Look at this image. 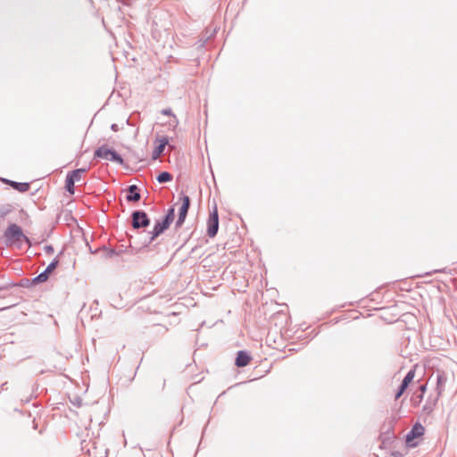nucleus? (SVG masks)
<instances>
[{"mask_svg": "<svg viewBox=\"0 0 457 457\" xmlns=\"http://www.w3.org/2000/svg\"><path fill=\"white\" fill-rule=\"evenodd\" d=\"M111 129L114 132H117L120 129H119V126L115 123L112 124L111 126Z\"/></svg>", "mask_w": 457, "mask_h": 457, "instance_id": "27", "label": "nucleus"}, {"mask_svg": "<svg viewBox=\"0 0 457 457\" xmlns=\"http://www.w3.org/2000/svg\"><path fill=\"white\" fill-rule=\"evenodd\" d=\"M96 252H103L104 256L105 258H112L113 256L120 255V253L117 252L116 249L109 248L106 245L101 246L100 248H98L96 251H94L93 253H95Z\"/></svg>", "mask_w": 457, "mask_h": 457, "instance_id": "15", "label": "nucleus"}, {"mask_svg": "<svg viewBox=\"0 0 457 457\" xmlns=\"http://www.w3.org/2000/svg\"><path fill=\"white\" fill-rule=\"evenodd\" d=\"M5 308H0V311L4 310Z\"/></svg>", "mask_w": 457, "mask_h": 457, "instance_id": "30", "label": "nucleus"}, {"mask_svg": "<svg viewBox=\"0 0 457 457\" xmlns=\"http://www.w3.org/2000/svg\"><path fill=\"white\" fill-rule=\"evenodd\" d=\"M425 428L420 423H415L411 429L407 433L405 436V442L409 447H415L417 446V443L413 442L414 439L421 436L424 435Z\"/></svg>", "mask_w": 457, "mask_h": 457, "instance_id": "6", "label": "nucleus"}, {"mask_svg": "<svg viewBox=\"0 0 457 457\" xmlns=\"http://www.w3.org/2000/svg\"><path fill=\"white\" fill-rule=\"evenodd\" d=\"M13 211V206L11 204L0 205V218H4L6 215Z\"/></svg>", "mask_w": 457, "mask_h": 457, "instance_id": "18", "label": "nucleus"}, {"mask_svg": "<svg viewBox=\"0 0 457 457\" xmlns=\"http://www.w3.org/2000/svg\"><path fill=\"white\" fill-rule=\"evenodd\" d=\"M166 220L172 223L175 218V209L174 207H170L168 209L166 215L163 217Z\"/></svg>", "mask_w": 457, "mask_h": 457, "instance_id": "23", "label": "nucleus"}, {"mask_svg": "<svg viewBox=\"0 0 457 457\" xmlns=\"http://www.w3.org/2000/svg\"><path fill=\"white\" fill-rule=\"evenodd\" d=\"M161 113L165 116H171L173 118V123H170V125L176 127L179 124V120L177 119L176 115L172 112V110L170 108L162 109L161 111Z\"/></svg>", "mask_w": 457, "mask_h": 457, "instance_id": "19", "label": "nucleus"}, {"mask_svg": "<svg viewBox=\"0 0 457 457\" xmlns=\"http://www.w3.org/2000/svg\"><path fill=\"white\" fill-rule=\"evenodd\" d=\"M4 238L6 245H12L15 243L25 240L28 244H30L29 239L26 237L21 227L17 224H11L4 233Z\"/></svg>", "mask_w": 457, "mask_h": 457, "instance_id": "2", "label": "nucleus"}, {"mask_svg": "<svg viewBox=\"0 0 457 457\" xmlns=\"http://www.w3.org/2000/svg\"><path fill=\"white\" fill-rule=\"evenodd\" d=\"M252 360L251 355L245 351H238L237 353L235 365L243 368L249 364Z\"/></svg>", "mask_w": 457, "mask_h": 457, "instance_id": "9", "label": "nucleus"}, {"mask_svg": "<svg viewBox=\"0 0 457 457\" xmlns=\"http://www.w3.org/2000/svg\"><path fill=\"white\" fill-rule=\"evenodd\" d=\"M44 250H45L46 253H47V254H51V253H54V247H53V245H46V246L44 247Z\"/></svg>", "mask_w": 457, "mask_h": 457, "instance_id": "26", "label": "nucleus"}, {"mask_svg": "<svg viewBox=\"0 0 457 457\" xmlns=\"http://www.w3.org/2000/svg\"><path fill=\"white\" fill-rule=\"evenodd\" d=\"M74 180L71 179V178H68L66 176V179H65V189L71 194V195H73L74 192H75V187H74Z\"/></svg>", "mask_w": 457, "mask_h": 457, "instance_id": "20", "label": "nucleus"}, {"mask_svg": "<svg viewBox=\"0 0 457 457\" xmlns=\"http://www.w3.org/2000/svg\"><path fill=\"white\" fill-rule=\"evenodd\" d=\"M3 181L5 183V184H8L10 185L13 189L21 192V193H25L27 191L29 190V184L27 183V182H16V181H13V180H9V179H3Z\"/></svg>", "mask_w": 457, "mask_h": 457, "instance_id": "10", "label": "nucleus"}, {"mask_svg": "<svg viewBox=\"0 0 457 457\" xmlns=\"http://www.w3.org/2000/svg\"><path fill=\"white\" fill-rule=\"evenodd\" d=\"M48 278L49 277L47 276V273L45 271H42L40 274H38L32 279V283L35 285L39 284V283L46 281L48 279Z\"/></svg>", "mask_w": 457, "mask_h": 457, "instance_id": "21", "label": "nucleus"}, {"mask_svg": "<svg viewBox=\"0 0 457 457\" xmlns=\"http://www.w3.org/2000/svg\"><path fill=\"white\" fill-rule=\"evenodd\" d=\"M58 263H59V261L57 258H54L49 264L48 266L46 268V270H44L45 272L47 273V276L49 277V275L55 270V268L58 266Z\"/></svg>", "mask_w": 457, "mask_h": 457, "instance_id": "22", "label": "nucleus"}, {"mask_svg": "<svg viewBox=\"0 0 457 457\" xmlns=\"http://www.w3.org/2000/svg\"><path fill=\"white\" fill-rule=\"evenodd\" d=\"M169 144V139L166 137H162L159 139V145L153 151L152 157L154 160L159 158V156L162 154L164 148Z\"/></svg>", "mask_w": 457, "mask_h": 457, "instance_id": "13", "label": "nucleus"}, {"mask_svg": "<svg viewBox=\"0 0 457 457\" xmlns=\"http://www.w3.org/2000/svg\"><path fill=\"white\" fill-rule=\"evenodd\" d=\"M94 157L105 159L119 164H123L122 157L115 150L108 148L105 145H101L96 149Z\"/></svg>", "mask_w": 457, "mask_h": 457, "instance_id": "3", "label": "nucleus"}, {"mask_svg": "<svg viewBox=\"0 0 457 457\" xmlns=\"http://www.w3.org/2000/svg\"><path fill=\"white\" fill-rule=\"evenodd\" d=\"M117 252H120V254L122 253H133V248L131 245H129V247L125 248V249H120V250H117Z\"/></svg>", "mask_w": 457, "mask_h": 457, "instance_id": "25", "label": "nucleus"}, {"mask_svg": "<svg viewBox=\"0 0 457 457\" xmlns=\"http://www.w3.org/2000/svg\"><path fill=\"white\" fill-rule=\"evenodd\" d=\"M128 193L129 194L126 196L128 202H137L141 198V195L137 185H130L128 187Z\"/></svg>", "mask_w": 457, "mask_h": 457, "instance_id": "12", "label": "nucleus"}, {"mask_svg": "<svg viewBox=\"0 0 457 457\" xmlns=\"http://www.w3.org/2000/svg\"><path fill=\"white\" fill-rule=\"evenodd\" d=\"M87 171L86 168L74 170L67 174L68 178H71L74 182H79L81 179V174Z\"/></svg>", "mask_w": 457, "mask_h": 457, "instance_id": "16", "label": "nucleus"}, {"mask_svg": "<svg viewBox=\"0 0 457 457\" xmlns=\"http://www.w3.org/2000/svg\"><path fill=\"white\" fill-rule=\"evenodd\" d=\"M180 199L182 200V204L179 208V215L187 217L188 210L190 208L191 200L189 196L183 195Z\"/></svg>", "mask_w": 457, "mask_h": 457, "instance_id": "14", "label": "nucleus"}, {"mask_svg": "<svg viewBox=\"0 0 457 457\" xmlns=\"http://www.w3.org/2000/svg\"><path fill=\"white\" fill-rule=\"evenodd\" d=\"M150 225V219L142 210L134 211L131 213V226L134 229L145 228Z\"/></svg>", "mask_w": 457, "mask_h": 457, "instance_id": "4", "label": "nucleus"}, {"mask_svg": "<svg viewBox=\"0 0 457 457\" xmlns=\"http://www.w3.org/2000/svg\"><path fill=\"white\" fill-rule=\"evenodd\" d=\"M447 381V375L444 371L436 372V387L437 395H440L445 390V383Z\"/></svg>", "mask_w": 457, "mask_h": 457, "instance_id": "11", "label": "nucleus"}, {"mask_svg": "<svg viewBox=\"0 0 457 457\" xmlns=\"http://www.w3.org/2000/svg\"><path fill=\"white\" fill-rule=\"evenodd\" d=\"M87 436L81 440V451L87 454L89 457H107L108 450L102 444L99 437H88Z\"/></svg>", "mask_w": 457, "mask_h": 457, "instance_id": "1", "label": "nucleus"}, {"mask_svg": "<svg viewBox=\"0 0 457 457\" xmlns=\"http://www.w3.org/2000/svg\"><path fill=\"white\" fill-rule=\"evenodd\" d=\"M426 389H427L426 385H421V386H420V390L421 394H424V393H425V391H426Z\"/></svg>", "mask_w": 457, "mask_h": 457, "instance_id": "28", "label": "nucleus"}, {"mask_svg": "<svg viewBox=\"0 0 457 457\" xmlns=\"http://www.w3.org/2000/svg\"><path fill=\"white\" fill-rule=\"evenodd\" d=\"M219 230V214L217 206L214 205L213 210L210 212L207 220V235L209 237H214Z\"/></svg>", "mask_w": 457, "mask_h": 457, "instance_id": "5", "label": "nucleus"}, {"mask_svg": "<svg viewBox=\"0 0 457 457\" xmlns=\"http://www.w3.org/2000/svg\"><path fill=\"white\" fill-rule=\"evenodd\" d=\"M418 398L420 400V402L422 400L423 398V394L420 393V395H418Z\"/></svg>", "mask_w": 457, "mask_h": 457, "instance_id": "29", "label": "nucleus"}, {"mask_svg": "<svg viewBox=\"0 0 457 457\" xmlns=\"http://www.w3.org/2000/svg\"><path fill=\"white\" fill-rule=\"evenodd\" d=\"M186 218L187 217L179 214L178 220H176V223H175V228H181L185 222Z\"/></svg>", "mask_w": 457, "mask_h": 457, "instance_id": "24", "label": "nucleus"}, {"mask_svg": "<svg viewBox=\"0 0 457 457\" xmlns=\"http://www.w3.org/2000/svg\"><path fill=\"white\" fill-rule=\"evenodd\" d=\"M414 376H415L414 370H411L408 371V373L403 378L400 386L398 387V390L395 394V399H398L404 393V391L409 386V384L413 380Z\"/></svg>", "mask_w": 457, "mask_h": 457, "instance_id": "8", "label": "nucleus"}, {"mask_svg": "<svg viewBox=\"0 0 457 457\" xmlns=\"http://www.w3.org/2000/svg\"><path fill=\"white\" fill-rule=\"evenodd\" d=\"M156 179L161 184L167 183L172 180V175L168 171H162L157 176Z\"/></svg>", "mask_w": 457, "mask_h": 457, "instance_id": "17", "label": "nucleus"}, {"mask_svg": "<svg viewBox=\"0 0 457 457\" xmlns=\"http://www.w3.org/2000/svg\"><path fill=\"white\" fill-rule=\"evenodd\" d=\"M170 224L171 223L170 221L166 220L164 218L161 221L157 220L154 226L153 230L149 232V235H150L149 240L145 245H148L149 244H151L157 237H159L167 228H169Z\"/></svg>", "mask_w": 457, "mask_h": 457, "instance_id": "7", "label": "nucleus"}]
</instances>
